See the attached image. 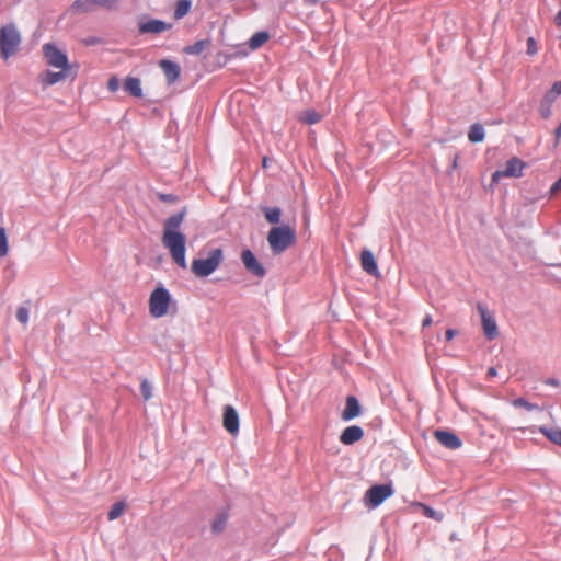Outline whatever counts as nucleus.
I'll list each match as a JSON object with an SVG mask.
<instances>
[{
	"mask_svg": "<svg viewBox=\"0 0 561 561\" xmlns=\"http://www.w3.org/2000/svg\"><path fill=\"white\" fill-rule=\"evenodd\" d=\"M187 208L183 207L178 213L171 215L164 220L162 243L169 250L172 260L181 268L187 267L186 262V236L181 230Z\"/></svg>",
	"mask_w": 561,
	"mask_h": 561,
	"instance_id": "1",
	"label": "nucleus"
},
{
	"mask_svg": "<svg viewBox=\"0 0 561 561\" xmlns=\"http://www.w3.org/2000/svg\"><path fill=\"white\" fill-rule=\"evenodd\" d=\"M266 240L273 255H279L297 242V232L289 224L272 226Z\"/></svg>",
	"mask_w": 561,
	"mask_h": 561,
	"instance_id": "2",
	"label": "nucleus"
},
{
	"mask_svg": "<svg viewBox=\"0 0 561 561\" xmlns=\"http://www.w3.org/2000/svg\"><path fill=\"white\" fill-rule=\"evenodd\" d=\"M224 261L221 248H215L207 253L206 257H196L191 263L192 273L201 278L208 277L218 270Z\"/></svg>",
	"mask_w": 561,
	"mask_h": 561,
	"instance_id": "3",
	"label": "nucleus"
},
{
	"mask_svg": "<svg viewBox=\"0 0 561 561\" xmlns=\"http://www.w3.org/2000/svg\"><path fill=\"white\" fill-rule=\"evenodd\" d=\"M173 301L172 294L161 283H159L151 291L149 297V312L153 318H162L169 312L171 302Z\"/></svg>",
	"mask_w": 561,
	"mask_h": 561,
	"instance_id": "4",
	"label": "nucleus"
},
{
	"mask_svg": "<svg viewBox=\"0 0 561 561\" xmlns=\"http://www.w3.org/2000/svg\"><path fill=\"white\" fill-rule=\"evenodd\" d=\"M21 43V34L14 24H5L0 28V56L10 58Z\"/></svg>",
	"mask_w": 561,
	"mask_h": 561,
	"instance_id": "5",
	"label": "nucleus"
},
{
	"mask_svg": "<svg viewBox=\"0 0 561 561\" xmlns=\"http://www.w3.org/2000/svg\"><path fill=\"white\" fill-rule=\"evenodd\" d=\"M393 493L394 489L391 483H376L365 492L364 504L368 510H375L392 496Z\"/></svg>",
	"mask_w": 561,
	"mask_h": 561,
	"instance_id": "6",
	"label": "nucleus"
},
{
	"mask_svg": "<svg viewBox=\"0 0 561 561\" xmlns=\"http://www.w3.org/2000/svg\"><path fill=\"white\" fill-rule=\"evenodd\" d=\"M43 54L49 66L55 68H75L79 69L77 64H70L68 55L59 48L55 43H46L43 45Z\"/></svg>",
	"mask_w": 561,
	"mask_h": 561,
	"instance_id": "7",
	"label": "nucleus"
},
{
	"mask_svg": "<svg viewBox=\"0 0 561 561\" xmlns=\"http://www.w3.org/2000/svg\"><path fill=\"white\" fill-rule=\"evenodd\" d=\"M240 260L244 268L253 276L263 278L266 275V270L264 265L259 261V259L251 249H242Z\"/></svg>",
	"mask_w": 561,
	"mask_h": 561,
	"instance_id": "8",
	"label": "nucleus"
},
{
	"mask_svg": "<svg viewBox=\"0 0 561 561\" xmlns=\"http://www.w3.org/2000/svg\"><path fill=\"white\" fill-rule=\"evenodd\" d=\"M477 309L481 317V325L483 334L488 341H493L499 335V328L495 318L490 313L489 309L478 302Z\"/></svg>",
	"mask_w": 561,
	"mask_h": 561,
	"instance_id": "9",
	"label": "nucleus"
},
{
	"mask_svg": "<svg viewBox=\"0 0 561 561\" xmlns=\"http://www.w3.org/2000/svg\"><path fill=\"white\" fill-rule=\"evenodd\" d=\"M231 507V502H228L224 506H220L215 511L214 517L210 522L211 535L219 536L225 531L228 520L230 518Z\"/></svg>",
	"mask_w": 561,
	"mask_h": 561,
	"instance_id": "10",
	"label": "nucleus"
},
{
	"mask_svg": "<svg viewBox=\"0 0 561 561\" xmlns=\"http://www.w3.org/2000/svg\"><path fill=\"white\" fill-rule=\"evenodd\" d=\"M171 27V23L154 18L144 16L138 22V32L140 34H160L169 31Z\"/></svg>",
	"mask_w": 561,
	"mask_h": 561,
	"instance_id": "11",
	"label": "nucleus"
},
{
	"mask_svg": "<svg viewBox=\"0 0 561 561\" xmlns=\"http://www.w3.org/2000/svg\"><path fill=\"white\" fill-rule=\"evenodd\" d=\"M222 426L232 436L239 434L240 416L234 407L226 404L222 411Z\"/></svg>",
	"mask_w": 561,
	"mask_h": 561,
	"instance_id": "12",
	"label": "nucleus"
},
{
	"mask_svg": "<svg viewBox=\"0 0 561 561\" xmlns=\"http://www.w3.org/2000/svg\"><path fill=\"white\" fill-rule=\"evenodd\" d=\"M59 71L46 70L41 75V80L45 85H54L67 78L75 79L78 75V69L75 68H58Z\"/></svg>",
	"mask_w": 561,
	"mask_h": 561,
	"instance_id": "13",
	"label": "nucleus"
},
{
	"mask_svg": "<svg viewBox=\"0 0 561 561\" xmlns=\"http://www.w3.org/2000/svg\"><path fill=\"white\" fill-rule=\"evenodd\" d=\"M434 437L444 447L456 450L462 446V440L458 434L448 428H437L434 431Z\"/></svg>",
	"mask_w": 561,
	"mask_h": 561,
	"instance_id": "14",
	"label": "nucleus"
},
{
	"mask_svg": "<svg viewBox=\"0 0 561 561\" xmlns=\"http://www.w3.org/2000/svg\"><path fill=\"white\" fill-rule=\"evenodd\" d=\"M363 414V405L358 398L354 394H348L345 398V405L341 412V419L344 422H351Z\"/></svg>",
	"mask_w": 561,
	"mask_h": 561,
	"instance_id": "15",
	"label": "nucleus"
},
{
	"mask_svg": "<svg viewBox=\"0 0 561 561\" xmlns=\"http://www.w3.org/2000/svg\"><path fill=\"white\" fill-rule=\"evenodd\" d=\"M365 435V432L359 425H350L346 426L340 434V442L345 446H352L357 442L362 440Z\"/></svg>",
	"mask_w": 561,
	"mask_h": 561,
	"instance_id": "16",
	"label": "nucleus"
},
{
	"mask_svg": "<svg viewBox=\"0 0 561 561\" xmlns=\"http://www.w3.org/2000/svg\"><path fill=\"white\" fill-rule=\"evenodd\" d=\"M360 265L363 271L374 277L380 276L377 260L371 250L365 248L360 252Z\"/></svg>",
	"mask_w": 561,
	"mask_h": 561,
	"instance_id": "17",
	"label": "nucleus"
},
{
	"mask_svg": "<svg viewBox=\"0 0 561 561\" xmlns=\"http://www.w3.org/2000/svg\"><path fill=\"white\" fill-rule=\"evenodd\" d=\"M159 67L165 75L168 84H172L180 79L181 67L176 61L171 59H161L159 61Z\"/></svg>",
	"mask_w": 561,
	"mask_h": 561,
	"instance_id": "18",
	"label": "nucleus"
},
{
	"mask_svg": "<svg viewBox=\"0 0 561 561\" xmlns=\"http://www.w3.org/2000/svg\"><path fill=\"white\" fill-rule=\"evenodd\" d=\"M260 211L263 214L265 220L272 226L282 225L283 210L278 206H267L260 204Z\"/></svg>",
	"mask_w": 561,
	"mask_h": 561,
	"instance_id": "19",
	"label": "nucleus"
},
{
	"mask_svg": "<svg viewBox=\"0 0 561 561\" xmlns=\"http://www.w3.org/2000/svg\"><path fill=\"white\" fill-rule=\"evenodd\" d=\"M526 163L517 157H512L506 161L504 168V178H520Z\"/></svg>",
	"mask_w": 561,
	"mask_h": 561,
	"instance_id": "20",
	"label": "nucleus"
},
{
	"mask_svg": "<svg viewBox=\"0 0 561 561\" xmlns=\"http://www.w3.org/2000/svg\"><path fill=\"white\" fill-rule=\"evenodd\" d=\"M123 89L134 98L141 99L144 96L141 80L138 77L127 76L123 81Z\"/></svg>",
	"mask_w": 561,
	"mask_h": 561,
	"instance_id": "21",
	"label": "nucleus"
},
{
	"mask_svg": "<svg viewBox=\"0 0 561 561\" xmlns=\"http://www.w3.org/2000/svg\"><path fill=\"white\" fill-rule=\"evenodd\" d=\"M271 35L266 30L255 32L248 41V46L251 50L261 48L268 39Z\"/></svg>",
	"mask_w": 561,
	"mask_h": 561,
	"instance_id": "22",
	"label": "nucleus"
},
{
	"mask_svg": "<svg viewBox=\"0 0 561 561\" xmlns=\"http://www.w3.org/2000/svg\"><path fill=\"white\" fill-rule=\"evenodd\" d=\"M468 140L472 144L482 142L485 138V129L481 123H473L469 127Z\"/></svg>",
	"mask_w": 561,
	"mask_h": 561,
	"instance_id": "23",
	"label": "nucleus"
},
{
	"mask_svg": "<svg viewBox=\"0 0 561 561\" xmlns=\"http://www.w3.org/2000/svg\"><path fill=\"white\" fill-rule=\"evenodd\" d=\"M539 432L552 444L561 447V427L540 426Z\"/></svg>",
	"mask_w": 561,
	"mask_h": 561,
	"instance_id": "24",
	"label": "nucleus"
},
{
	"mask_svg": "<svg viewBox=\"0 0 561 561\" xmlns=\"http://www.w3.org/2000/svg\"><path fill=\"white\" fill-rule=\"evenodd\" d=\"M211 45L209 38L198 39L192 45H187L183 48V53L186 55H199L204 49Z\"/></svg>",
	"mask_w": 561,
	"mask_h": 561,
	"instance_id": "25",
	"label": "nucleus"
},
{
	"mask_svg": "<svg viewBox=\"0 0 561 561\" xmlns=\"http://www.w3.org/2000/svg\"><path fill=\"white\" fill-rule=\"evenodd\" d=\"M192 9V0H178L175 2L174 11H173V18L175 20H181L185 15L188 14V12Z\"/></svg>",
	"mask_w": 561,
	"mask_h": 561,
	"instance_id": "26",
	"label": "nucleus"
},
{
	"mask_svg": "<svg viewBox=\"0 0 561 561\" xmlns=\"http://www.w3.org/2000/svg\"><path fill=\"white\" fill-rule=\"evenodd\" d=\"M93 1L94 0H76L71 4L70 10L73 13H88V12H91L94 9Z\"/></svg>",
	"mask_w": 561,
	"mask_h": 561,
	"instance_id": "27",
	"label": "nucleus"
},
{
	"mask_svg": "<svg viewBox=\"0 0 561 561\" xmlns=\"http://www.w3.org/2000/svg\"><path fill=\"white\" fill-rule=\"evenodd\" d=\"M126 504L124 501H117L110 507L107 512V519L115 520L117 519L124 512Z\"/></svg>",
	"mask_w": 561,
	"mask_h": 561,
	"instance_id": "28",
	"label": "nucleus"
},
{
	"mask_svg": "<svg viewBox=\"0 0 561 561\" xmlns=\"http://www.w3.org/2000/svg\"><path fill=\"white\" fill-rule=\"evenodd\" d=\"M561 95V81L553 82L552 87L545 92L542 99L554 103L557 98Z\"/></svg>",
	"mask_w": 561,
	"mask_h": 561,
	"instance_id": "29",
	"label": "nucleus"
},
{
	"mask_svg": "<svg viewBox=\"0 0 561 561\" xmlns=\"http://www.w3.org/2000/svg\"><path fill=\"white\" fill-rule=\"evenodd\" d=\"M320 119L321 115L316 110H307L300 116V122L308 125L317 124L318 122H320Z\"/></svg>",
	"mask_w": 561,
	"mask_h": 561,
	"instance_id": "30",
	"label": "nucleus"
},
{
	"mask_svg": "<svg viewBox=\"0 0 561 561\" xmlns=\"http://www.w3.org/2000/svg\"><path fill=\"white\" fill-rule=\"evenodd\" d=\"M512 404L513 407L515 408H524L525 410L531 412V411H536V410H539V405L536 404V403H531L529 402L528 400H526L525 398L523 397H519V398H516L512 401Z\"/></svg>",
	"mask_w": 561,
	"mask_h": 561,
	"instance_id": "31",
	"label": "nucleus"
},
{
	"mask_svg": "<svg viewBox=\"0 0 561 561\" xmlns=\"http://www.w3.org/2000/svg\"><path fill=\"white\" fill-rule=\"evenodd\" d=\"M423 514L427 518H432L436 522H440L445 517V514L442 511H437L434 507L426 505V504L423 505Z\"/></svg>",
	"mask_w": 561,
	"mask_h": 561,
	"instance_id": "32",
	"label": "nucleus"
},
{
	"mask_svg": "<svg viewBox=\"0 0 561 561\" xmlns=\"http://www.w3.org/2000/svg\"><path fill=\"white\" fill-rule=\"evenodd\" d=\"M552 107L553 103L541 99L538 107V113L542 118L549 119L552 116Z\"/></svg>",
	"mask_w": 561,
	"mask_h": 561,
	"instance_id": "33",
	"label": "nucleus"
},
{
	"mask_svg": "<svg viewBox=\"0 0 561 561\" xmlns=\"http://www.w3.org/2000/svg\"><path fill=\"white\" fill-rule=\"evenodd\" d=\"M9 252V242L7 231L0 227V257H4Z\"/></svg>",
	"mask_w": 561,
	"mask_h": 561,
	"instance_id": "34",
	"label": "nucleus"
},
{
	"mask_svg": "<svg viewBox=\"0 0 561 561\" xmlns=\"http://www.w3.org/2000/svg\"><path fill=\"white\" fill-rule=\"evenodd\" d=\"M152 390H153V387H152L151 382L146 378L142 379L141 383H140V392H141L142 399L145 401H148L149 399H151Z\"/></svg>",
	"mask_w": 561,
	"mask_h": 561,
	"instance_id": "35",
	"label": "nucleus"
},
{
	"mask_svg": "<svg viewBox=\"0 0 561 561\" xmlns=\"http://www.w3.org/2000/svg\"><path fill=\"white\" fill-rule=\"evenodd\" d=\"M30 318V310L27 307L21 306L16 310V319L19 322L25 324Z\"/></svg>",
	"mask_w": 561,
	"mask_h": 561,
	"instance_id": "36",
	"label": "nucleus"
},
{
	"mask_svg": "<svg viewBox=\"0 0 561 561\" xmlns=\"http://www.w3.org/2000/svg\"><path fill=\"white\" fill-rule=\"evenodd\" d=\"M526 45H527V50H526L527 55L534 56L538 53L537 41L535 39V37L529 36L527 38Z\"/></svg>",
	"mask_w": 561,
	"mask_h": 561,
	"instance_id": "37",
	"label": "nucleus"
},
{
	"mask_svg": "<svg viewBox=\"0 0 561 561\" xmlns=\"http://www.w3.org/2000/svg\"><path fill=\"white\" fill-rule=\"evenodd\" d=\"M158 198L161 202L170 203V204L175 203L179 199L178 195L169 194V193H158Z\"/></svg>",
	"mask_w": 561,
	"mask_h": 561,
	"instance_id": "38",
	"label": "nucleus"
},
{
	"mask_svg": "<svg viewBox=\"0 0 561 561\" xmlns=\"http://www.w3.org/2000/svg\"><path fill=\"white\" fill-rule=\"evenodd\" d=\"M121 87V81L116 76H112L107 81V89L111 92H116Z\"/></svg>",
	"mask_w": 561,
	"mask_h": 561,
	"instance_id": "39",
	"label": "nucleus"
},
{
	"mask_svg": "<svg viewBox=\"0 0 561 561\" xmlns=\"http://www.w3.org/2000/svg\"><path fill=\"white\" fill-rule=\"evenodd\" d=\"M116 0H94L93 1V5L94 8L95 7H104V8H111L112 4L115 2Z\"/></svg>",
	"mask_w": 561,
	"mask_h": 561,
	"instance_id": "40",
	"label": "nucleus"
},
{
	"mask_svg": "<svg viewBox=\"0 0 561 561\" xmlns=\"http://www.w3.org/2000/svg\"><path fill=\"white\" fill-rule=\"evenodd\" d=\"M458 331L456 329H447L446 332H445V340L447 342L451 341L456 335H457Z\"/></svg>",
	"mask_w": 561,
	"mask_h": 561,
	"instance_id": "41",
	"label": "nucleus"
},
{
	"mask_svg": "<svg viewBox=\"0 0 561 561\" xmlns=\"http://www.w3.org/2000/svg\"><path fill=\"white\" fill-rule=\"evenodd\" d=\"M545 385L547 386H552V387H559L561 386V382L559 379L554 378V377H549L547 378L545 381H543Z\"/></svg>",
	"mask_w": 561,
	"mask_h": 561,
	"instance_id": "42",
	"label": "nucleus"
},
{
	"mask_svg": "<svg viewBox=\"0 0 561 561\" xmlns=\"http://www.w3.org/2000/svg\"><path fill=\"white\" fill-rule=\"evenodd\" d=\"M503 176H504V171L503 170H496L495 172L492 173V178H491L492 183L499 182V180L501 178H503Z\"/></svg>",
	"mask_w": 561,
	"mask_h": 561,
	"instance_id": "43",
	"label": "nucleus"
},
{
	"mask_svg": "<svg viewBox=\"0 0 561 561\" xmlns=\"http://www.w3.org/2000/svg\"><path fill=\"white\" fill-rule=\"evenodd\" d=\"M559 190H561V176L551 185L550 193L556 194Z\"/></svg>",
	"mask_w": 561,
	"mask_h": 561,
	"instance_id": "44",
	"label": "nucleus"
},
{
	"mask_svg": "<svg viewBox=\"0 0 561 561\" xmlns=\"http://www.w3.org/2000/svg\"><path fill=\"white\" fill-rule=\"evenodd\" d=\"M433 323V319L431 314H426L422 321V327L426 328L430 327Z\"/></svg>",
	"mask_w": 561,
	"mask_h": 561,
	"instance_id": "45",
	"label": "nucleus"
},
{
	"mask_svg": "<svg viewBox=\"0 0 561 561\" xmlns=\"http://www.w3.org/2000/svg\"><path fill=\"white\" fill-rule=\"evenodd\" d=\"M554 24L558 27H561V9L557 12V14L554 16Z\"/></svg>",
	"mask_w": 561,
	"mask_h": 561,
	"instance_id": "46",
	"label": "nucleus"
},
{
	"mask_svg": "<svg viewBox=\"0 0 561 561\" xmlns=\"http://www.w3.org/2000/svg\"><path fill=\"white\" fill-rule=\"evenodd\" d=\"M488 376L489 377H495L497 375V369L496 367L492 366V367H489L488 368Z\"/></svg>",
	"mask_w": 561,
	"mask_h": 561,
	"instance_id": "47",
	"label": "nucleus"
},
{
	"mask_svg": "<svg viewBox=\"0 0 561 561\" xmlns=\"http://www.w3.org/2000/svg\"><path fill=\"white\" fill-rule=\"evenodd\" d=\"M554 136L558 140H561V121H560V124L559 126L556 128L554 130Z\"/></svg>",
	"mask_w": 561,
	"mask_h": 561,
	"instance_id": "48",
	"label": "nucleus"
},
{
	"mask_svg": "<svg viewBox=\"0 0 561 561\" xmlns=\"http://www.w3.org/2000/svg\"><path fill=\"white\" fill-rule=\"evenodd\" d=\"M99 42V38L96 37H91L87 41V44L89 45H93V44H96Z\"/></svg>",
	"mask_w": 561,
	"mask_h": 561,
	"instance_id": "49",
	"label": "nucleus"
},
{
	"mask_svg": "<svg viewBox=\"0 0 561 561\" xmlns=\"http://www.w3.org/2000/svg\"><path fill=\"white\" fill-rule=\"evenodd\" d=\"M238 55L247 56V55H248V51H247V50H240V51H238Z\"/></svg>",
	"mask_w": 561,
	"mask_h": 561,
	"instance_id": "50",
	"label": "nucleus"
},
{
	"mask_svg": "<svg viewBox=\"0 0 561 561\" xmlns=\"http://www.w3.org/2000/svg\"><path fill=\"white\" fill-rule=\"evenodd\" d=\"M263 167L266 168L267 167V158H263Z\"/></svg>",
	"mask_w": 561,
	"mask_h": 561,
	"instance_id": "51",
	"label": "nucleus"
}]
</instances>
